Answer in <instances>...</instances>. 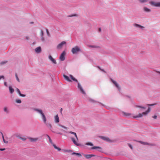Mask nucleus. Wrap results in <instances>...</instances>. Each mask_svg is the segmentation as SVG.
Segmentation results:
<instances>
[{
  "label": "nucleus",
  "instance_id": "obj_1",
  "mask_svg": "<svg viewBox=\"0 0 160 160\" xmlns=\"http://www.w3.org/2000/svg\"><path fill=\"white\" fill-rule=\"evenodd\" d=\"M70 77L71 78L72 80L73 81H75L78 83V87L79 89L80 90V91L84 95H86V93L85 92L83 89L82 88L81 86L80 83L78 82V80L77 79H76V78H75L73 77V76L72 75H70Z\"/></svg>",
  "mask_w": 160,
  "mask_h": 160
},
{
  "label": "nucleus",
  "instance_id": "obj_2",
  "mask_svg": "<svg viewBox=\"0 0 160 160\" xmlns=\"http://www.w3.org/2000/svg\"><path fill=\"white\" fill-rule=\"evenodd\" d=\"M150 107H148V110L147 111L143 112L142 113H139L138 115L133 116V118H137L139 117H141L143 115H146L150 112Z\"/></svg>",
  "mask_w": 160,
  "mask_h": 160
},
{
  "label": "nucleus",
  "instance_id": "obj_3",
  "mask_svg": "<svg viewBox=\"0 0 160 160\" xmlns=\"http://www.w3.org/2000/svg\"><path fill=\"white\" fill-rule=\"evenodd\" d=\"M81 50L78 46H76L72 49V52L73 54H77L79 52H81Z\"/></svg>",
  "mask_w": 160,
  "mask_h": 160
},
{
  "label": "nucleus",
  "instance_id": "obj_4",
  "mask_svg": "<svg viewBox=\"0 0 160 160\" xmlns=\"http://www.w3.org/2000/svg\"><path fill=\"white\" fill-rule=\"evenodd\" d=\"M66 52L65 51H63L60 55L59 59L61 61H63L65 59V56Z\"/></svg>",
  "mask_w": 160,
  "mask_h": 160
},
{
  "label": "nucleus",
  "instance_id": "obj_5",
  "mask_svg": "<svg viewBox=\"0 0 160 160\" xmlns=\"http://www.w3.org/2000/svg\"><path fill=\"white\" fill-rule=\"evenodd\" d=\"M152 74L155 77H159L160 75V72L156 70H154L152 72Z\"/></svg>",
  "mask_w": 160,
  "mask_h": 160
},
{
  "label": "nucleus",
  "instance_id": "obj_6",
  "mask_svg": "<svg viewBox=\"0 0 160 160\" xmlns=\"http://www.w3.org/2000/svg\"><path fill=\"white\" fill-rule=\"evenodd\" d=\"M110 79L111 81L114 84L116 87H117L118 89V90L119 91L121 89L120 87L119 86L118 84L117 83V82L113 80L111 78H110Z\"/></svg>",
  "mask_w": 160,
  "mask_h": 160
},
{
  "label": "nucleus",
  "instance_id": "obj_7",
  "mask_svg": "<svg viewBox=\"0 0 160 160\" xmlns=\"http://www.w3.org/2000/svg\"><path fill=\"white\" fill-rule=\"evenodd\" d=\"M149 3L151 5L153 6H155L156 7H160V2L156 3L152 1L150 2Z\"/></svg>",
  "mask_w": 160,
  "mask_h": 160
},
{
  "label": "nucleus",
  "instance_id": "obj_8",
  "mask_svg": "<svg viewBox=\"0 0 160 160\" xmlns=\"http://www.w3.org/2000/svg\"><path fill=\"white\" fill-rule=\"evenodd\" d=\"M99 138L102 139L107 141L108 142H111V140L108 138L102 136H99Z\"/></svg>",
  "mask_w": 160,
  "mask_h": 160
},
{
  "label": "nucleus",
  "instance_id": "obj_9",
  "mask_svg": "<svg viewBox=\"0 0 160 160\" xmlns=\"http://www.w3.org/2000/svg\"><path fill=\"white\" fill-rule=\"evenodd\" d=\"M83 155L87 159H90L92 157L96 156V155L94 154H83Z\"/></svg>",
  "mask_w": 160,
  "mask_h": 160
},
{
  "label": "nucleus",
  "instance_id": "obj_10",
  "mask_svg": "<svg viewBox=\"0 0 160 160\" xmlns=\"http://www.w3.org/2000/svg\"><path fill=\"white\" fill-rule=\"evenodd\" d=\"M46 125L47 127L52 132H54L55 133V132H53L52 131V126L51 125V124L50 123H47L46 122L45 123H44Z\"/></svg>",
  "mask_w": 160,
  "mask_h": 160
},
{
  "label": "nucleus",
  "instance_id": "obj_11",
  "mask_svg": "<svg viewBox=\"0 0 160 160\" xmlns=\"http://www.w3.org/2000/svg\"><path fill=\"white\" fill-rule=\"evenodd\" d=\"M66 43V42L65 41H62L60 44H59L57 47V49H60L62 48L63 45Z\"/></svg>",
  "mask_w": 160,
  "mask_h": 160
},
{
  "label": "nucleus",
  "instance_id": "obj_12",
  "mask_svg": "<svg viewBox=\"0 0 160 160\" xmlns=\"http://www.w3.org/2000/svg\"><path fill=\"white\" fill-rule=\"evenodd\" d=\"M138 142H139L142 144L145 145H152L153 146L154 145V144L152 143H149L147 142H144L142 141H138Z\"/></svg>",
  "mask_w": 160,
  "mask_h": 160
},
{
  "label": "nucleus",
  "instance_id": "obj_13",
  "mask_svg": "<svg viewBox=\"0 0 160 160\" xmlns=\"http://www.w3.org/2000/svg\"><path fill=\"white\" fill-rule=\"evenodd\" d=\"M40 115L41 116L42 118V119L44 123H45L47 121V119L45 116V115L43 112Z\"/></svg>",
  "mask_w": 160,
  "mask_h": 160
},
{
  "label": "nucleus",
  "instance_id": "obj_14",
  "mask_svg": "<svg viewBox=\"0 0 160 160\" xmlns=\"http://www.w3.org/2000/svg\"><path fill=\"white\" fill-rule=\"evenodd\" d=\"M48 58H49V59L52 62V63H53L54 64H56L57 63V62H56V60L53 58H52V56L50 55L49 56V57H48Z\"/></svg>",
  "mask_w": 160,
  "mask_h": 160
},
{
  "label": "nucleus",
  "instance_id": "obj_15",
  "mask_svg": "<svg viewBox=\"0 0 160 160\" xmlns=\"http://www.w3.org/2000/svg\"><path fill=\"white\" fill-rule=\"evenodd\" d=\"M32 109L36 112H37L40 114L43 112L42 111L41 109H38L37 108H33Z\"/></svg>",
  "mask_w": 160,
  "mask_h": 160
},
{
  "label": "nucleus",
  "instance_id": "obj_16",
  "mask_svg": "<svg viewBox=\"0 0 160 160\" xmlns=\"http://www.w3.org/2000/svg\"><path fill=\"white\" fill-rule=\"evenodd\" d=\"M16 91L20 96L22 97H25L26 96V95L25 94L21 93L20 91L18 88H17Z\"/></svg>",
  "mask_w": 160,
  "mask_h": 160
},
{
  "label": "nucleus",
  "instance_id": "obj_17",
  "mask_svg": "<svg viewBox=\"0 0 160 160\" xmlns=\"http://www.w3.org/2000/svg\"><path fill=\"white\" fill-rule=\"evenodd\" d=\"M134 26L135 27H136L137 28H140L142 29H143L144 28V27L142 26H141V25L138 24L137 23L134 24Z\"/></svg>",
  "mask_w": 160,
  "mask_h": 160
},
{
  "label": "nucleus",
  "instance_id": "obj_18",
  "mask_svg": "<svg viewBox=\"0 0 160 160\" xmlns=\"http://www.w3.org/2000/svg\"><path fill=\"white\" fill-rule=\"evenodd\" d=\"M35 52L37 53H39L41 51V48L40 47H38L35 49Z\"/></svg>",
  "mask_w": 160,
  "mask_h": 160
},
{
  "label": "nucleus",
  "instance_id": "obj_19",
  "mask_svg": "<svg viewBox=\"0 0 160 160\" xmlns=\"http://www.w3.org/2000/svg\"><path fill=\"white\" fill-rule=\"evenodd\" d=\"M71 139L72 140V141L73 142V143L77 146H80V144L78 143L75 140V139L74 138H71Z\"/></svg>",
  "mask_w": 160,
  "mask_h": 160
},
{
  "label": "nucleus",
  "instance_id": "obj_20",
  "mask_svg": "<svg viewBox=\"0 0 160 160\" xmlns=\"http://www.w3.org/2000/svg\"><path fill=\"white\" fill-rule=\"evenodd\" d=\"M63 77L64 78V79L68 81V82H72V81L70 79L69 77L68 76H67V75H66L65 74H63Z\"/></svg>",
  "mask_w": 160,
  "mask_h": 160
},
{
  "label": "nucleus",
  "instance_id": "obj_21",
  "mask_svg": "<svg viewBox=\"0 0 160 160\" xmlns=\"http://www.w3.org/2000/svg\"><path fill=\"white\" fill-rule=\"evenodd\" d=\"M122 114L123 115L127 117H129L131 115V113L126 112H122Z\"/></svg>",
  "mask_w": 160,
  "mask_h": 160
},
{
  "label": "nucleus",
  "instance_id": "obj_22",
  "mask_svg": "<svg viewBox=\"0 0 160 160\" xmlns=\"http://www.w3.org/2000/svg\"><path fill=\"white\" fill-rule=\"evenodd\" d=\"M55 122L56 123H58L59 122V117L58 116V115H57L55 117Z\"/></svg>",
  "mask_w": 160,
  "mask_h": 160
},
{
  "label": "nucleus",
  "instance_id": "obj_23",
  "mask_svg": "<svg viewBox=\"0 0 160 160\" xmlns=\"http://www.w3.org/2000/svg\"><path fill=\"white\" fill-rule=\"evenodd\" d=\"M9 89L10 93L11 94H12L14 92V89L11 86L9 87Z\"/></svg>",
  "mask_w": 160,
  "mask_h": 160
},
{
  "label": "nucleus",
  "instance_id": "obj_24",
  "mask_svg": "<svg viewBox=\"0 0 160 160\" xmlns=\"http://www.w3.org/2000/svg\"><path fill=\"white\" fill-rule=\"evenodd\" d=\"M29 139L32 142H34L38 139V138H29Z\"/></svg>",
  "mask_w": 160,
  "mask_h": 160
},
{
  "label": "nucleus",
  "instance_id": "obj_25",
  "mask_svg": "<svg viewBox=\"0 0 160 160\" xmlns=\"http://www.w3.org/2000/svg\"><path fill=\"white\" fill-rule=\"evenodd\" d=\"M0 133H1V134H2V137L3 142L5 143H7L8 142V141L5 140L4 138V136H3V135L2 133V132H0Z\"/></svg>",
  "mask_w": 160,
  "mask_h": 160
},
{
  "label": "nucleus",
  "instance_id": "obj_26",
  "mask_svg": "<svg viewBox=\"0 0 160 160\" xmlns=\"http://www.w3.org/2000/svg\"><path fill=\"white\" fill-rule=\"evenodd\" d=\"M72 155H75L77 156H78L79 157H81L82 156V155L80 153H78L77 152H73L71 154Z\"/></svg>",
  "mask_w": 160,
  "mask_h": 160
},
{
  "label": "nucleus",
  "instance_id": "obj_27",
  "mask_svg": "<svg viewBox=\"0 0 160 160\" xmlns=\"http://www.w3.org/2000/svg\"><path fill=\"white\" fill-rule=\"evenodd\" d=\"M69 133H70V134H73L75 135V137L77 139V140H78V137L77 136V134L76 133H75V132H72V131H70L69 132Z\"/></svg>",
  "mask_w": 160,
  "mask_h": 160
},
{
  "label": "nucleus",
  "instance_id": "obj_28",
  "mask_svg": "<svg viewBox=\"0 0 160 160\" xmlns=\"http://www.w3.org/2000/svg\"><path fill=\"white\" fill-rule=\"evenodd\" d=\"M144 10L147 12H151V10L150 9L147 8V7H144Z\"/></svg>",
  "mask_w": 160,
  "mask_h": 160
},
{
  "label": "nucleus",
  "instance_id": "obj_29",
  "mask_svg": "<svg viewBox=\"0 0 160 160\" xmlns=\"http://www.w3.org/2000/svg\"><path fill=\"white\" fill-rule=\"evenodd\" d=\"M85 144L87 145H89L92 146H93L94 145L91 142H87L85 143Z\"/></svg>",
  "mask_w": 160,
  "mask_h": 160
},
{
  "label": "nucleus",
  "instance_id": "obj_30",
  "mask_svg": "<svg viewBox=\"0 0 160 160\" xmlns=\"http://www.w3.org/2000/svg\"><path fill=\"white\" fill-rule=\"evenodd\" d=\"M78 15L76 14H74L70 15H69L68 16V17H78Z\"/></svg>",
  "mask_w": 160,
  "mask_h": 160
},
{
  "label": "nucleus",
  "instance_id": "obj_31",
  "mask_svg": "<svg viewBox=\"0 0 160 160\" xmlns=\"http://www.w3.org/2000/svg\"><path fill=\"white\" fill-rule=\"evenodd\" d=\"M89 47L92 48H100V47L98 46L90 45Z\"/></svg>",
  "mask_w": 160,
  "mask_h": 160
},
{
  "label": "nucleus",
  "instance_id": "obj_32",
  "mask_svg": "<svg viewBox=\"0 0 160 160\" xmlns=\"http://www.w3.org/2000/svg\"><path fill=\"white\" fill-rule=\"evenodd\" d=\"M88 100L89 102H92V103H93L97 102V101H96L93 100V99H91V98L89 99Z\"/></svg>",
  "mask_w": 160,
  "mask_h": 160
},
{
  "label": "nucleus",
  "instance_id": "obj_33",
  "mask_svg": "<svg viewBox=\"0 0 160 160\" xmlns=\"http://www.w3.org/2000/svg\"><path fill=\"white\" fill-rule=\"evenodd\" d=\"M8 62V61H3L1 62H0V65H3L6 63Z\"/></svg>",
  "mask_w": 160,
  "mask_h": 160
},
{
  "label": "nucleus",
  "instance_id": "obj_34",
  "mask_svg": "<svg viewBox=\"0 0 160 160\" xmlns=\"http://www.w3.org/2000/svg\"><path fill=\"white\" fill-rule=\"evenodd\" d=\"M98 148L100 149V147L98 146H94L92 147L91 149H98Z\"/></svg>",
  "mask_w": 160,
  "mask_h": 160
},
{
  "label": "nucleus",
  "instance_id": "obj_35",
  "mask_svg": "<svg viewBox=\"0 0 160 160\" xmlns=\"http://www.w3.org/2000/svg\"><path fill=\"white\" fill-rule=\"evenodd\" d=\"M3 109L4 111L6 112L7 113H9V111L6 107H4Z\"/></svg>",
  "mask_w": 160,
  "mask_h": 160
},
{
  "label": "nucleus",
  "instance_id": "obj_36",
  "mask_svg": "<svg viewBox=\"0 0 160 160\" xmlns=\"http://www.w3.org/2000/svg\"><path fill=\"white\" fill-rule=\"evenodd\" d=\"M136 107L137 108H141L143 110H145L146 109V107L141 106H140L137 105L136 106Z\"/></svg>",
  "mask_w": 160,
  "mask_h": 160
},
{
  "label": "nucleus",
  "instance_id": "obj_37",
  "mask_svg": "<svg viewBox=\"0 0 160 160\" xmlns=\"http://www.w3.org/2000/svg\"><path fill=\"white\" fill-rule=\"evenodd\" d=\"M46 136H47L48 137V138L49 139V141L51 143V144H52L53 143H52V141L51 140V139L50 136L48 134H47L46 135Z\"/></svg>",
  "mask_w": 160,
  "mask_h": 160
},
{
  "label": "nucleus",
  "instance_id": "obj_38",
  "mask_svg": "<svg viewBox=\"0 0 160 160\" xmlns=\"http://www.w3.org/2000/svg\"><path fill=\"white\" fill-rule=\"evenodd\" d=\"M141 3H145L148 1V0H138Z\"/></svg>",
  "mask_w": 160,
  "mask_h": 160
},
{
  "label": "nucleus",
  "instance_id": "obj_39",
  "mask_svg": "<svg viewBox=\"0 0 160 160\" xmlns=\"http://www.w3.org/2000/svg\"><path fill=\"white\" fill-rule=\"evenodd\" d=\"M15 101L16 102L18 103H21L22 102L21 100L20 99H16Z\"/></svg>",
  "mask_w": 160,
  "mask_h": 160
},
{
  "label": "nucleus",
  "instance_id": "obj_40",
  "mask_svg": "<svg viewBox=\"0 0 160 160\" xmlns=\"http://www.w3.org/2000/svg\"><path fill=\"white\" fill-rule=\"evenodd\" d=\"M46 32H47V35L49 37H50V34L48 31V30L47 29H46Z\"/></svg>",
  "mask_w": 160,
  "mask_h": 160
},
{
  "label": "nucleus",
  "instance_id": "obj_41",
  "mask_svg": "<svg viewBox=\"0 0 160 160\" xmlns=\"http://www.w3.org/2000/svg\"><path fill=\"white\" fill-rule=\"evenodd\" d=\"M15 77L16 78V79L17 80V81L18 82H20V80H19V79L18 77V75L16 73H15Z\"/></svg>",
  "mask_w": 160,
  "mask_h": 160
},
{
  "label": "nucleus",
  "instance_id": "obj_42",
  "mask_svg": "<svg viewBox=\"0 0 160 160\" xmlns=\"http://www.w3.org/2000/svg\"><path fill=\"white\" fill-rule=\"evenodd\" d=\"M128 145L131 149H133V147L131 144L130 143H128Z\"/></svg>",
  "mask_w": 160,
  "mask_h": 160
},
{
  "label": "nucleus",
  "instance_id": "obj_43",
  "mask_svg": "<svg viewBox=\"0 0 160 160\" xmlns=\"http://www.w3.org/2000/svg\"><path fill=\"white\" fill-rule=\"evenodd\" d=\"M44 35V33L43 31L42 30H41L40 36H43Z\"/></svg>",
  "mask_w": 160,
  "mask_h": 160
},
{
  "label": "nucleus",
  "instance_id": "obj_44",
  "mask_svg": "<svg viewBox=\"0 0 160 160\" xmlns=\"http://www.w3.org/2000/svg\"><path fill=\"white\" fill-rule=\"evenodd\" d=\"M41 40L43 42L45 41V39L43 36H41Z\"/></svg>",
  "mask_w": 160,
  "mask_h": 160
},
{
  "label": "nucleus",
  "instance_id": "obj_45",
  "mask_svg": "<svg viewBox=\"0 0 160 160\" xmlns=\"http://www.w3.org/2000/svg\"><path fill=\"white\" fill-rule=\"evenodd\" d=\"M16 137L18 138H19L20 139V138H21V136H20V135H18V134H17L16 135Z\"/></svg>",
  "mask_w": 160,
  "mask_h": 160
},
{
  "label": "nucleus",
  "instance_id": "obj_46",
  "mask_svg": "<svg viewBox=\"0 0 160 160\" xmlns=\"http://www.w3.org/2000/svg\"><path fill=\"white\" fill-rule=\"evenodd\" d=\"M59 125L62 128H65V129H67V128L63 125H61V124H59Z\"/></svg>",
  "mask_w": 160,
  "mask_h": 160
},
{
  "label": "nucleus",
  "instance_id": "obj_47",
  "mask_svg": "<svg viewBox=\"0 0 160 160\" xmlns=\"http://www.w3.org/2000/svg\"><path fill=\"white\" fill-rule=\"evenodd\" d=\"M100 149L98 148L97 150L98 151L102 152V148L100 147Z\"/></svg>",
  "mask_w": 160,
  "mask_h": 160
},
{
  "label": "nucleus",
  "instance_id": "obj_48",
  "mask_svg": "<svg viewBox=\"0 0 160 160\" xmlns=\"http://www.w3.org/2000/svg\"><path fill=\"white\" fill-rule=\"evenodd\" d=\"M4 79V76L3 75L0 76V80L1 79Z\"/></svg>",
  "mask_w": 160,
  "mask_h": 160
},
{
  "label": "nucleus",
  "instance_id": "obj_49",
  "mask_svg": "<svg viewBox=\"0 0 160 160\" xmlns=\"http://www.w3.org/2000/svg\"><path fill=\"white\" fill-rule=\"evenodd\" d=\"M20 139L23 141H25L26 140V138H23L22 137L20 138Z\"/></svg>",
  "mask_w": 160,
  "mask_h": 160
},
{
  "label": "nucleus",
  "instance_id": "obj_50",
  "mask_svg": "<svg viewBox=\"0 0 160 160\" xmlns=\"http://www.w3.org/2000/svg\"><path fill=\"white\" fill-rule=\"evenodd\" d=\"M98 68L100 69L101 70H102V71H103L104 72H106L105 71V70H104L103 69H101L99 67H98Z\"/></svg>",
  "mask_w": 160,
  "mask_h": 160
},
{
  "label": "nucleus",
  "instance_id": "obj_51",
  "mask_svg": "<svg viewBox=\"0 0 160 160\" xmlns=\"http://www.w3.org/2000/svg\"><path fill=\"white\" fill-rule=\"evenodd\" d=\"M53 146L54 148L56 149L58 147L55 144H53Z\"/></svg>",
  "mask_w": 160,
  "mask_h": 160
},
{
  "label": "nucleus",
  "instance_id": "obj_52",
  "mask_svg": "<svg viewBox=\"0 0 160 160\" xmlns=\"http://www.w3.org/2000/svg\"><path fill=\"white\" fill-rule=\"evenodd\" d=\"M4 85L6 86V87H7L8 86V85H7V82H5L4 83Z\"/></svg>",
  "mask_w": 160,
  "mask_h": 160
},
{
  "label": "nucleus",
  "instance_id": "obj_53",
  "mask_svg": "<svg viewBox=\"0 0 160 160\" xmlns=\"http://www.w3.org/2000/svg\"><path fill=\"white\" fill-rule=\"evenodd\" d=\"M6 149L5 148H0V151H4Z\"/></svg>",
  "mask_w": 160,
  "mask_h": 160
},
{
  "label": "nucleus",
  "instance_id": "obj_54",
  "mask_svg": "<svg viewBox=\"0 0 160 160\" xmlns=\"http://www.w3.org/2000/svg\"><path fill=\"white\" fill-rule=\"evenodd\" d=\"M156 104H148V105L149 106H152L155 105Z\"/></svg>",
  "mask_w": 160,
  "mask_h": 160
},
{
  "label": "nucleus",
  "instance_id": "obj_55",
  "mask_svg": "<svg viewBox=\"0 0 160 160\" xmlns=\"http://www.w3.org/2000/svg\"><path fill=\"white\" fill-rule=\"evenodd\" d=\"M62 150L64 152H68V150H65V149H62Z\"/></svg>",
  "mask_w": 160,
  "mask_h": 160
},
{
  "label": "nucleus",
  "instance_id": "obj_56",
  "mask_svg": "<svg viewBox=\"0 0 160 160\" xmlns=\"http://www.w3.org/2000/svg\"><path fill=\"white\" fill-rule=\"evenodd\" d=\"M157 117V116L156 115H154L152 116V118L155 119Z\"/></svg>",
  "mask_w": 160,
  "mask_h": 160
},
{
  "label": "nucleus",
  "instance_id": "obj_57",
  "mask_svg": "<svg viewBox=\"0 0 160 160\" xmlns=\"http://www.w3.org/2000/svg\"><path fill=\"white\" fill-rule=\"evenodd\" d=\"M57 149L58 151H60L61 150V149L60 148H59L58 147L56 149Z\"/></svg>",
  "mask_w": 160,
  "mask_h": 160
},
{
  "label": "nucleus",
  "instance_id": "obj_58",
  "mask_svg": "<svg viewBox=\"0 0 160 160\" xmlns=\"http://www.w3.org/2000/svg\"><path fill=\"white\" fill-rule=\"evenodd\" d=\"M25 38L27 40H28L29 39V38L28 37H27V36H26V37H25Z\"/></svg>",
  "mask_w": 160,
  "mask_h": 160
},
{
  "label": "nucleus",
  "instance_id": "obj_59",
  "mask_svg": "<svg viewBox=\"0 0 160 160\" xmlns=\"http://www.w3.org/2000/svg\"><path fill=\"white\" fill-rule=\"evenodd\" d=\"M72 152V150H68V152Z\"/></svg>",
  "mask_w": 160,
  "mask_h": 160
},
{
  "label": "nucleus",
  "instance_id": "obj_60",
  "mask_svg": "<svg viewBox=\"0 0 160 160\" xmlns=\"http://www.w3.org/2000/svg\"><path fill=\"white\" fill-rule=\"evenodd\" d=\"M56 133L58 134H60V135L62 134V133L60 132H56Z\"/></svg>",
  "mask_w": 160,
  "mask_h": 160
},
{
  "label": "nucleus",
  "instance_id": "obj_61",
  "mask_svg": "<svg viewBox=\"0 0 160 160\" xmlns=\"http://www.w3.org/2000/svg\"><path fill=\"white\" fill-rule=\"evenodd\" d=\"M126 96L129 98H131L130 96H129L126 95Z\"/></svg>",
  "mask_w": 160,
  "mask_h": 160
},
{
  "label": "nucleus",
  "instance_id": "obj_62",
  "mask_svg": "<svg viewBox=\"0 0 160 160\" xmlns=\"http://www.w3.org/2000/svg\"><path fill=\"white\" fill-rule=\"evenodd\" d=\"M98 31H99V32H101V28H99Z\"/></svg>",
  "mask_w": 160,
  "mask_h": 160
},
{
  "label": "nucleus",
  "instance_id": "obj_63",
  "mask_svg": "<svg viewBox=\"0 0 160 160\" xmlns=\"http://www.w3.org/2000/svg\"><path fill=\"white\" fill-rule=\"evenodd\" d=\"M30 24H33V22H30Z\"/></svg>",
  "mask_w": 160,
  "mask_h": 160
},
{
  "label": "nucleus",
  "instance_id": "obj_64",
  "mask_svg": "<svg viewBox=\"0 0 160 160\" xmlns=\"http://www.w3.org/2000/svg\"><path fill=\"white\" fill-rule=\"evenodd\" d=\"M158 81L159 80H154V81H155V82H157V81H158Z\"/></svg>",
  "mask_w": 160,
  "mask_h": 160
}]
</instances>
